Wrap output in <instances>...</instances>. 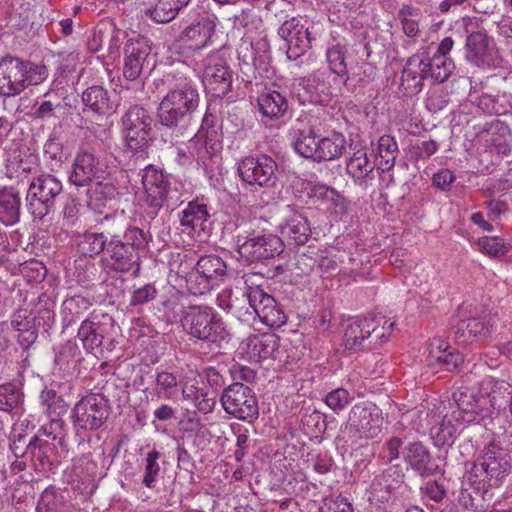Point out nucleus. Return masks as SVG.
I'll return each mask as SVG.
<instances>
[{
	"instance_id": "nucleus-18",
	"label": "nucleus",
	"mask_w": 512,
	"mask_h": 512,
	"mask_svg": "<svg viewBox=\"0 0 512 512\" xmlns=\"http://www.w3.org/2000/svg\"><path fill=\"white\" fill-rule=\"evenodd\" d=\"M202 82L213 97L222 98L232 86V72L227 63L220 57H209L206 60Z\"/></svg>"
},
{
	"instance_id": "nucleus-51",
	"label": "nucleus",
	"mask_w": 512,
	"mask_h": 512,
	"mask_svg": "<svg viewBox=\"0 0 512 512\" xmlns=\"http://www.w3.org/2000/svg\"><path fill=\"white\" fill-rule=\"evenodd\" d=\"M323 262L330 263L329 258L324 256L322 251L309 247L306 252L296 256L295 266L298 274L308 275L318 269V266L322 265Z\"/></svg>"
},
{
	"instance_id": "nucleus-45",
	"label": "nucleus",
	"mask_w": 512,
	"mask_h": 512,
	"mask_svg": "<svg viewBox=\"0 0 512 512\" xmlns=\"http://www.w3.org/2000/svg\"><path fill=\"white\" fill-rule=\"evenodd\" d=\"M124 132L134 130H152L153 118L139 105L131 106L122 119Z\"/></svg>"
},
{
	"instance_id": "nucleus-47",
	"label": "nucleus",
	"mask_w": 512,
	"mask_h": 512,
	"mask_svg": "<svg viewBox=\"0 0 512 512\" xmlns=\"http://www.w3.org/2000/svg\"><path fill=\"white\" fill-rule=\"evenodd\" d=\"M126 148L133 154L147 157L153 142L152 130H134L124 132Z\"/></svg>"
},
{
	"instance_id": "nucleus-42",
	"label": "nucleus",
	"mask_w": 512,
	"mask_h": 512,
	"mask_svg": "<svg viewBox=\"0 0 512 512\" xmlns=\"http://www.w3.org/2000/svg\"><path fill=\"white\" fill-rule=\"evenodd\" d=\"M220 308L233 314L242 322H250L257 318L256 307L250 301V287L240 298L230 299L227 306L220 305Z\"/></svg>"
},
{
	"instance_id": "nucleus-36",
	"label": "nucleus",
	"mask_w": 512,
	"mask_h": 512,
	"mask_svg": "<svg viewBox=\"0 0 512 512\" xmlns=\"http://www.w3.org/2000/svg\"><path fill=\"white\" fill-rule=\"evenodd\" d=\"M91 306L92 302L87 297L81 295L67 297L62 303L63 328H68L77 320L81 319Z\"/></svg>"
},
{
	"instance_id": "nucleus-17",
	"label": "nucleus",
	"mask_w": 512,
	"mask_h": 512,
	"mask_svg": "<svg viewBox=\"0 0 512 512\" xmlns=\"http://www.w3.org/2000/svg\"><path fill=\"white\" fill-rule=\"evenodd\" d=\"M280 232L289 245H305L312 234L308 217L294 206L287 205L283 211Z\"/></svg>"
},
{
	"instance_id": "nucleus-34",
	"label": "nucleus",
	"mask_w": 512,
	"mask_h": 512,
	"mask_svg": "<svg viewBox=\"0 0 512 512\" xmlns=\"http://www.w3.org/2000/svg\"><path fill=\"white\" fill-rule=\"evenodd\" d=\"M260 112L268 118H280L288 110V100L276 90H267L262 92L258 99Z\"/></svg>"
},
{
	"instance_id": "nucleus-50",
	"label": "nucleus",
	"mask_w": 512,
	"mask_h": 512,
	"mask_svg": "<svg viewBox=\"0 0 512 512\" xmlns=\"http://www.w3.org/2000/svg\"><path fill=\"white\" fill-rule=\"evenodd\" d=\"M108 243L100 232L86 231L80 236L78 249L84 256L94 257L104 252L107 253Z\"/></svg>"
},
{
	"instance_id": "nucleus-16",
	"label": "nucleus",
	"mask_w": 512,
	"mask_h": 512,
	"mask_svg": "<svg viewBox=\"0 0 512 512\" xmlns=\"http://www.w3.org/2000/svg\"><path fill=\"white\" fill-rule=\"evenodd\" d=\"M142 184L151 208L149 214L155 216L167 201L170 188L168 176L162 169L150 164L143 169Z\"/></svg>"
},
{
	"instance_id": "nucleus-5",
	"label": "nucleus",
	"mask_w": 512,
	"mask_h": 512,
	"mask_svg": "<svg viewBox=\"0 0 512 512\" xmlns=\"http://www.w3.org/2000/svg\"><path fill=\"white\" fill-rule=\"evenodd\" d=\"M152 236L148 231L129 232L124 240L107 247L109 269L138 275L140 271V253L145 251Z\"/></svg>"
},
{
	"instance_id": "nucleus-10",
	"label": "nucleus",
	"mask_w": 512,
	"mask_h": 512,
	"mask_svg": "<svg viewBox=\"0 0 512 512\" xmlns=\"http://www.w3.org/2000/svg\"><path fill=\"white\" fill-rule=\"evenodd\" d=\"M278 164L267 154L249 155L237 162V174L247 185L270 188L278 181Z\"/></svg>"
},
{
	"instance_id": "nucleus-2",
	"label": "nucleus",
	"mask_w": 512,
	"mask_h": 512,
	"mask_svg": "<svg viewBox=\"0 0 512 512\" xmlns=\"http://www.w3.org/2000/svg\"><path fill=\"white\" fill-rule=\"evenodd\" d=\"M512 469V458L499 440L493 438L485 445L467 473V481L477 495L503 485Z\"/></svg>"
},
{
	"instance_id": "nucleus-40",
	"label": "nucleus",
	"mask_w": 512,
	"mask_h": 512,
	"mask_svg": "<svg viewBox=\"0 0 512 512\" xmlns=\"http://www.w3.org/2000/svg\"><path fill=\"white\" fill-rule=\"evenodd\" d=\"M397 153L398 145L395 139L390 135L381 136L378 140L376 168L383 173L393 169Z\"/></svg>"
},
{
	"instance_id": "nucleus-33",
	"label": "nucleus",
	"mask_w": 512,
	"mask_h": 512,
	"mask_svg": "<svg viewBox=\"0 0 512 512\" xmlns=\"http://www.w3.org/2000/svg\"><path fill=\"white\" fill-rule=\"evenodd\" d=\"M82 102L89 110L98 115L110 114L113 101L109 92L101 85H93L82 93Z\"/></svg>"
},
{
	"instance_id": "nucleus-32",
	"label": "nucleus",
	"mask_w": 512,
	"mask_h": 512,
	"mask_svg": "<svg viewBox=\"0 0 512 512\" xmlns=\"http://www.w3.org/2000/svg\"><path fill=\"white\" fill-rule=\"evenodd\" d=\"M55 442L42 439L39 437H32L30 439L29 458L35 463L36 468L49 470L55 465Z\"/></svg>"
},
{
	"instance_id": "nucleus-28",
	"label": "nucleus",
	"mask_w": 512,
	"mask_h": 512,
	"mask_svg": "<svg viewBox=\"0 0 512 512\" xmlns=\"http://www.w3.org/2000/svg\"><path fill=\"white\" fill-rule=\"evenodd\" d=\"M56 299L57 294L54 290L45 291L38 296L35 304V316L33 317L35 326L42 328L44 332L49 333L56 322Z\"/></svg>"
},
{
	"instance_id": "nucleus-43",
	"label": "nucleus",
	"mask_w": 512,
	"mask_h": 512,
	"mask_svg": "<svg viewBox=\"0 0 512 512\" xmlns=\"http://www.w3.org/2000/svg\"><path fill=\"white\" fill-rule=\"evenodd\" d=\"M307 195L314 203L326 205L329 207H343L344 198L336 191V189L323 184L316 183L309 187Z\"/></svg>"
},
{
	"instance_id": "nucleus-13",
	"label": "nucleus",
	"mask_w": 512,
	"mask_h": 512,
	"mask_svg": "<svg viewBox=\"0 0 512 512\" xmlns=\"http://www.w3.org/2000/svg\"><path fill=\"white\" fill-rule=\"evenodd\" d=\"M330 72L318 69L307 77L299 79L295 97L303 106L326 105L330 101Z\"/></svg>"
},
{
	"instance_id": "nucleus-9",
	"label": "nucleus",
	"mask_w": 512,
	"mask_h": 512,
	"mask_svg": "<svg viewBox=\"0 0 512 512\" xmlns=\"http://www.w3.org/2000/svg\"><path fill=\"white\" fill-rule=\"evenodd\" d=\"M381 409L371 402L356 403L349 411L345 429L354 439H373L382 431Z\"/></svg>"
},
{
	"instance_id": "nucleus-29",
	"label": "nucleus",
	"mask_w": 512,
	"mask_h": 512,
	"mask_svg": "<svg viewBox=\"0 0 512 512\" xmlns=\"http://www.w3.org/2000/svg\"><path fill=\"white\" fill-rule=\"evenodd\" d=\"M376 168L374 162L368 158L367 148L361 147L349 152L346 158V173L355 183H362Z\"/></svg>"
},
{
	"instance_id": "nucleus-44",
	"label": "nucleus",
	"mask_w": 512,
	"mask_h": 512,
	"mask_svg": "<svg viewBox=\"0 0 512 512\" xmlns=\"http://www.w3.org/2000/svg\"><path fill=\"white\" fill-rule=\"evenodd\" d=\"M69 505L61 492L54 487L46 488L40 495L36 512H68Z\"/></svg>"
},
{
	"instance_id": "nucleus-41",
	"label": "nucleus",
	"mask_w": 512,
	"mask_h": 512,
	"mask_svg": "<svg viewBox=\"0 0 512 512\" xmlns=\"http://www.w3.org/2000/svg\"><path fill=\"white\" fill-rule=\"evenodd\" d=\"M195 269L201 274H203L206 278L214 283V285H218L219 281L226 275V264L216 255H204L199 258Z\"/></svg>"
},
{
	"instance_id": "nucleus-46",
	"label": "nucleus",
	"mask_w": 512,
	"mask_h": 512,
	"mask_svg": "<svg viewBox=\"0 0 512 512\" xmlns=\"http://www.w3.org/2000/svg\"><path fill=\"white\" fill-rule=\"evenodd\" d=\"M82 203L80 198L69 193L63 196L61 203L60 217L65 227H77L80 224Z\"/></svg>"
},
{
	"instance_id": "nucleus-64",
	"label": "nucleus",
	"mask_w": 512,
	"mask_h": 512,
	"mask_svg": "<svg viewBox=\"0 0 512 512\" xmlns=\"http://www.w3.org/2000/svg\"><path fill=\"white\" fill-rule=\"evenodd\" d=\"M44 156L52 162L54 166H60L66 159L63 144L55 137L50 136L44 144Z\"/></svg>"
},
{
	"instance_id": "nucleus-22",
	"label": "nucleus",
	"mask_w": 512,
	"mask_h": 512,
	"mask_svg": "<svg viewBox=\"0 0 512 512\" xmlns=\"http://www.w3.org/2000/svg\"><path fill=\"white\" fill-rule=\"evenodd\" d=\"M425 66H422V55L414 54L409 57L401 71L398 93L404 97H412L419 94L427 79Z\"/></svg>"
},
{
	"instance_id": "nucleus-15",
	"label": "nucleus",
	"mask_w": 512,
	"mask_h": 512,
	"mask_svg": "<svg viewBox=\"0 0 512 512\" xmlns=\"http://www.w3.org/2000/svg\"><path fill=\"white\" fill-rule=\"evenodd\" d=\"M382 320L381 317H365L348 324L343 339L345 348L358 351L367 347L364 344L366 340L383 341L385 327H379Z\"/></svg>"
},
{
	"instance_id": "nucleus-11",
	"label": "nucleus",
	"mask_w": 512,
	"mask_h": 512,
	"mask_svg": "<svg viewBox=\"0 0 512 512\" xmlns=\"http://www.w3.org/2000/svg\"><path fill=\"white\" fill-rule=\"evenodd\" d=\"M220 402L226 413L239 420L252 421L258 418L259 407L255 393L241 382H234L224 388Z\"/></svg>"
},
{
	"instance_id": "nucleus-55",
	"label": "nucleus",
	"mask_w": 512,
	"mask_h": 512,
	"mask_svg": "<svg viewBox=\"0 0 512 512\" xmlns=\"http://www.w3.org/2000/svg\"><path fill=\"white\" fill-rule=\"evenodd\" d=\"M429 358L431 362L443 366L449 372L457 370L464 362L462 354L453 348L449 351L440 352L439 355H436L435 350L432 349L429 352Z\"/></svg>"
},
{
	"instance_id": "nucleus-61",
	"label": "nucleus",
	"mask_w": 512,
	"mask_h": 512,
	"mask_svg": "<svg viewBox=\"0 0 512 512\" xmlns=\"http://www.w3.org/2000/svg\"><path fill=\"white\" fill-rule=\"evenodd\" d=\"M327 61L329 63V72L338 76H344L347 73L345 64V49L341 45H335L327 50Z\"/></svg>"
},
{
	"instance_id": "nucleus-37",
	"label": "nucleus",
	"mask_w": 512,
	"mask_h": 512,
	"mask_svg": "<svg viewBox=\"0 0 512 512\" xmlns=\"http://www.w3.org/2000/svg\"><path fill=\"white\" fill-rule=\"evenodd\" d=\"M196 34H179L169 44L168 48L172 54H176L180 57H190L194 52L202 49L207 44L210 34H202L200 40L195 38ZM201 36V34H198Z\"/></svg>"
},
{
	"instance_id": "nucleus-4",
	"label": "nucleus",
	"mask_w": 512,
	"mask_h": 512,
	"mask_svg": "<svg viewBox=\"0 0 512 512\" xmlns=\"http://www.w3.org/2000/svg\"><path fill=\"white\" fill-rule=\"evenodd\" d=\"M63 192L62 182L52 174L33 177L26 192V205L34 220L43 222L53 215Z\"/></svg>"
},
{
	"instance_id": "nucleus-6",
	"label": "nucleus",
	"mask_w": 512,
	"mask_h": 512,
	"mask_svg": "<svg viewBox=\"0 0 512 512\" xmlns=\"http://www.w3.org/2000/svg\"><path fill=\"white\" fill-rule=\"evenodd\" d=\"M495 394L491 391L486 395L464 387L455 390L452 400L456 405L453 410L457 419L465 424H483L492 420Z\"/></svg>"
},
{
	"instance_id": "nucleus-58",
	"label": "nucleus",
	"mask_w": 512,
	"mask_h": 512,
	"mask_svg": "<svg viewBox=\"0 0 512 512\" xmlns=\"http://www.w3.org/2000/svg\"><path fill=\"white\" fill-rule=\"evenodd\" d=\"M214 286V283L203 274L199 273L195 267L186 277V287L188 291L195 296L206 294Z\"/></svg>"
},
{
	"instance_id": "nucleus-14",
	"label": "nucleus",
	"mask_w": 512,
	"mask_h": 512,
	"mask_svg": "<svg viewBox=\"0 0 512 512\" xmlns=\"http://www.w3.org/2000/svg\"><path fill=\"white\" fill-rule=\"evenodd\" d=\"M465 58L480 68L500 67L503 62L494 39L488 34L467 35Z\"/></svg>"
},
{
	"instance_id": "nucleus-54",
	"label": "nucleus",
	"mask_w": 512,
	"mask_h": 512,
	"mask_svg": "<svg viewBox=\"0 0 512 512\" xmlns=\"http://www.w3.org/2000/svg\"><path fill=\"white\" fill-rule=\"evenodd\" d=\"M41 405L44 412L50 416H60L68 410V404L63 397L53 389H45L40 394Z\"/></svg>"
},
{
	"instance_id": "nucleus-21",
	"label": "nucleus",
	"mask_w": 512,
	"mask_h": 512,
	"mask_svg": "<svg viewBox=\"0 0 512 512\" xmlns=\"http://www.w3.org/2000/svg\"><path fill=\"white\" fill-rule=\"evenodd\" d=\"M402 456L408 467L422 477L434 475L440 470L429 449L420 441L407 443Z\"/></svg>"
},
{
	"instance_id": "nucleus-23",
	"label": "nucleus",
	"mask_w": 512,
	"mask_h": 512,
	"mask_svg": "<svg viewBox=\"0 0 512 512\" xmlns=\"http://www.w3.org/2000/svg\"><path fill=\"white\" fill-rule=\"evenodd\" d=\"M23 213L22 192L17 186L6 185L0 188V223L14 226Z\"/></svg>"
},
{
	"instance_id": "nucleus-30",
	"label": "nucleus",
	"mask_w": 512,
	"mask_h": 512,
	"mask_svg": "<svg viewBox=\"0 0 512 512\" xmlns=\"http://www.w3.org/2000/svg\"><path fill=\"white\" fill-rule=\"evenodd\" d=\"M459 423L462 422L457 419V415L454 411L446 413L439 422L430 428V435L434 441V445L437 447L452 445L458 434Z\"/></svg>"
},
{
	"instance_id": "nucleus-53",
	"label": "nucleus",
	"mask_w": 512,
	"mask_h": 512,
	"mask_svg": "<svg viewBox=\"0 0 512 512\" xmlns=\"http://www.w3.org/2000/svg\"><path fill=\"white\" fill-rule=\"evenodd\" d=\"M24 401L23 392L11 382L0 385V411L10 413Z\"/></svg>"
},
{
	"instance_id": "nucleus-27",
	"label": "nucleus",
	"mask_w": 512,
	"mask_h": 512,
	"mask_svg": "<svg viewBox=\"0 0 512 512\" xmlns=\"http://www.w3.org/2000/svg\"><path fill=\"white\" fill-rule=\"evenodd\" d=\"M488 332L483 320L479 318L453 319V324L449 329V336L459 345H467L472 340Z\"/></svg>"
},
{
	"instance_id": "nucleus-38",
	"label": "nucleus",
	"mask_w": 512,
	"mask_h": 512,
	"mask_svg": "<svg viewBox=\"0 0 512 512\" xmlns=\"http://www.w3.org/2000/svg\"><path fill=\"white\" fill-rule=\"evenodd\" d=\"M318 138L312 127L299 129L295 132L292 145L299 156L314 162Z\"/></svg>"
},
{
	"instance_id": "nucleus-56",
	"label": "nucleus",
	"mask_w": 512,
	"mask_h": 512,
	"mask_svg": "<svg viewBox=\"0 0 512 512\" xmlns=\"http://www.w3.org/2000/svg\"><path fill=\"white\" fill-rule=\"evenodd\" d=\"M283 39L288 42L287 55L289 58H298L311 47V34H285Z\"/></svg>"
},
{
	"instance_id": "nucleus-48",
	"label": "nucleus",
	"mask_w": 512,
	"mask_h": 512,
	"mask_svg": "<svg viewBox=\"0 0 512 512\" xmlns=\"http://www.w3.org/2000/svg\"><path fill=\"white\" fill-rule=\"evenodd\" d=\"M22 73L25 89L43 83L49 76L48 66L44 59L35 62L22 58Z\"/></svg>"
},
{
	"instance_id": "nucleus-63",
	"label": "nucleus",
	"mask_w": 512,
	"mask_h": 512,
	"mask_svg": "<svg viewBox=\"0 0 512 512\" xmlns=\"http://www.w3.org/2000/svg\"><path fill=\"white\" fill-rule=\"evenodd\" d=\"M476 106L487 115H504L507 106L500 103L498 97L483 93L475 100Z\"/></svg>"
},
{
	"instance_id": "nucleus-62",
	"label": "nucleus",
	"mask_w": 512,
	"mask_h": 512,
	"mask_svg": "<svg viewBox=\"0 0 512 512\" xmlns=\"http://www.w3.org/2000/svg\"><path fill=\"white\" fill-rule=\"evenodd\" d=\"M172 0H159L153 9L147 10V14L156 23H167L175 18L177 11Z\"/></svg>"
},
{
	"instance_id": "nucleus-31",
	"label": "nucleus",
	"mask_w": 512,
	"mask_h": 512,
	"mask_svg": "<svg viewBox=\"0 0 512 512\" xmlns=\"http://www.w3.org/2000/svg\"><path fill=\"white\" fill-rule=\"evenodd\" d=\"M100 224L103 227V231L100 233L105 236L108 246L123 241L124 236L129 232L144 231L137 226L128 225L123 216H117L116 214L105 215Z\"/></svg>"
},
{
	"instance_id": "nucleus-35",
	"label": "nucleus",
	"mask_w": 512,
	"mask_h": 512,
	"mask_svg": "<svg viewBox=\"0 0 512 512\" xmlns=\"http://www.w3.org/2000/svg\"><path fill=\"white\" fill-rule=\"evenodd\" d=\"M422 66H425V74L427 79H432L435 83H443L452 74L455 65L454 62L444 56L423 57Z\"/></svg>"
},
{
	"instance_id": "nucleus-39",
	"label": "nucleus",
	"mask_w": 512,
	"mask_h": 512,
	"mask_svg": "<svg viewBox=\"0 0 512 512\" xmlns=\"http://www.w3.org/2000/svg\"><path fill=\"white\" fill-rule=\"evenodd\" d=\"M210 217L207 205L198 199L192 200L187 207L181 212L180 223L186 228L195 230L202 227Z\"/></svg>"
},
{
	"instance_id": "nucleus-12",
	"label": "nucleus",
	"mask_w": 512,
	"mask_h": 512,
	"mask_svg": "<svg viewBox=\"0 0 512 512\" xmlns=\"http://www.w3.org/2000/svg\"><path fill=\"white\" fill-rule=\"evenodd\" d=\"M106 165L94 149H79L68 175V181L76 187H88L99 179H104Z\"/></svg>"
},
{
	"instance_id": "nucleus-60",
	"label": "nucleus",
	"mask_w": 512,
	"mask_h": 512,
	"mask_svg": "<svg viewBox=\"0 0 512 512\" xmlns=\"http://www.w3.org/2000/svg\"><path fill=\"white\" fill-rule=\"evenodd\" d=\"M353 400L352 394L344 388H336L325 396L326 405L336 414L342 412Z\"/></svg>"
},
{
	"instance_id": "nucleus-7",
	"label": "nucleus",
	"mask_w": 512,
	"mask_h": 512,
	"mask_svg": "<svg viewBox=\"0 0 512 512\" xmlns=\"http://www.w3.org/2000/svg\"><path fill=\"white\" fill-rule=\"evenodd\" d=\"M234 244L241 258L250 263L272 259L284 251L282 239L274 234L253 235L239 230Z\"/></svg>"
},
{
	"instance_id": "nucleus-49",
	"label": "nucleus",
	"mask_w": 512,
	"mask_h": 512,
	"mask_svg": "<svg viewBox=\"0 0 512 512\" xmlns=\"http://www.w3.org/2000/svg\"><path fill=\"white\" fill-rule=\"evenodd\" d=\"M93 183L94 185L87 190L89 204H95L99 208L119 196V192L113 183L104 182L103 179L96 180Z\"/></svg>"
},
{
	"instance_id": "nucleus-24",
	"label": "nucleus",
	"mask_w": 512,
	"mask_h": 512,
	"mask_svg": "<svg viewBox=\"0 0 512 512\" xmlns=\"http://www.w3.org/2000/svg\"><path fill=\"white\" fill-rule=\"evenodd\" d=\"M108 323L102 322L98 314L92 313L88 318L81 322L77 337L82 342L83 347L93 352L99 349L108 333Z\"/></svg>"
},
{
	"instance_id": "nucleus-52",
	"label": "nucleus",
	"mask_w": 512,
	"mask_h": 512,
	"mask_svg": "<svg viewBox=\"0 0 512 512\" xmlns=\"http://www.w3.org/2000/svg\"><path fill=\"white\" fill-rule=\"evenodd\" d=\"M249 346L253 356L259 359H267L278 348V337L272 333L257 335L250 339Z\"/></svg>"
},
{
	"instance_id": "nucleus-1",
	"label": "nucleus",
	"mask_w": 512,
	"mask_h": 512,
	"mask_svg": "<svg viewBox=\"0 0 512 512\" xmlns=\"http://www.w3.org/2000/svg\"><path fill=\"white\" fill-rule=\"evenodd\" d=\"M171 73V87L158 108L157 130L165 143L173 144L181 136L182 127L189 122L199 106L197 75L190 69Z\"/></svg>"
},
{
	"instance_id": "nucleus-19",
	"label": "nucleus",
	"mask_w": 512,
	"mask_h": 512,
	"mask_svg": "<svg viewBox=\"0 0 512 512\" xmlns=\"http://www.w3.org/2000/svg\"><path fill=\"white\" fill-rule=\"evenodd\" d=\"M250 301L256 307L257 318L266 326L280 328L286 323L287 316L281 305L259 286L250 287Z\"/></svg>"
},
{
	"instance_id": "nucleus-59",
	"label": "nucleus",
	"mask_w": 512,
	"mask_h": 512,
	"mask_svg": "<svg viewBox=\"0 0 512 512\" xmlns=\"http://www.w3.org/2000/svg\"><path fill=\"white\" fill-rule=\"evenodd\" d=\"M160 457L161 454L156 449H153L146 455L142 483L147 488H153L155 486L157 476L160 472V465L158 463Z\"/></svg>"
},
{
	"instance_id": "nucleus-20",
	"label": "nucleus",
	"mask_w": 512,
	"mask_h": 512,
	"mask_svg": "<svg viewBox=\"0 0 512 512\" xmlns=\"http://www.w3.org/2000/svg\"><path fill=\"white\" fill-rule=\"evenodd\" d=\"M22 58L6 55L0 59V94L5 97L19 95L25 90Z\"/></svg>"
},
{
	"instance_id": "nucleus-3",
	"label": "nucleus",
	"mask_w": 512,
	"mask_h": 512,
	"mask_svg": "<svg viewBox=\"0 0 512 512\" xmlns=\"http://www.w3.org/2000/svg\"><path fill=\"white\" fill-rule=\"evenodd\" d=\"M181 323L185 332L208 346L221 348L232 334L223 319L210 306L189 305L182 310Z\"/></svg>"
},
{
	"instance_id": "nucleus-57",
	"label": "nucleus",
	"mask_w": 512,
	"mask_h": 512,
	"mask_svg": "<svg viewBox=\"0 0 512 512\" xmlns=\"http://www.w3.org/2000/svg\"><path fill=\"white\" fill-rule=\"evenodd\" d=\"M151 51L149 40L142 34H135L125 44V56L147 59Z\"/></svg>"
},
{
	"instance_id": "nucleus-8",
	"label": "nucleus",
	"mask_w": 512,
	"mask_h": 512,
	"mask_svg": "<svg viewBox=\"0 0 512 512\" xmlns=\"http://www.w3.org/2000/svg\"><path fill=\"white\" fill-rule=\"evenodd\" d=\"M110 413L109 399L104 394L89 393L75 404L71 419L77 431L97 430L105 424Z\"/></svg>"
},
{
	"instance_id": "nucleus-26",
	"label": "nucleus",
	"mask_w": 512,
	"mask_h": 512,
	"mask_svg": "<svg viewBox=\"0 0 512 512\" xmlns=\"http://www.w3.org/2000/svg\"><path fill=\"white\" fill-rule=\"evenodd\" d=\"M346 144L345 136L339 132L333 131L327 136H319L314 162L339 159L346 151Z\"/></svg>"
},
{
	"instance_id": "nucleus-25",
	"label": "nucleus",
	"mask_w": 512,
	"mask_h": 512,
	"mask_svg": "<svg viewBox=\"0 0 512 512\" xmlns=\"http://www.w3.org/2000/svg\"><path fill=\"white\" fill-rule=\"evenodd\" d=\"M183 377L178 371L155 369L152 390L159 400H171L178 396L182 388Z\"/></svg>"
}]
</instances>
